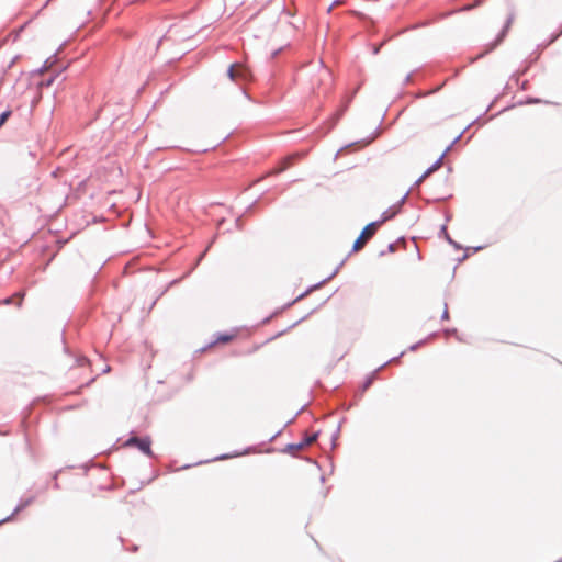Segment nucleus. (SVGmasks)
<instances>
[{
    "label": "nucleus",
    "mask_w": 562,
    "mask_h": 562,
    "mask_svg": "<svg viewBox=\"0 0 562 562\" xmlns=\"http://www.w3.org/2000/svg\"><path fill=\"white\" fill-rule=\"evenodd\" d=\"M442 317H443V318H447V317H448V311H447V310L443 312Z\"/></svg>",
    "instance_id": "10"
},
{
    "label": "nucleus",
    "mask_w": 562,
    "mask_h": 562,
    "mask_svg": "<svg viewBox=\"0 0 562 562\" xmlns=\"http://www.w3.org/2000/svg\"><path fill=\"white\" fill-rule=\"evenodd\" d=\"M53 83V79L46 80L45 82H41V86H50Z\"/></svg>",
    "instance_id": "7"
},
{
    "label": "nucleus",
    "mask_w": 562,
    "mask_h": 562,
    "mask_svg": "<svg viewBox=\"0 0 562 562\" xmlns=\"http://www.w3.org/2000/svg\"><path fill=\"white\" fill-rule=\"evenodd\" d=\"M10 116V112L5 111L0 115V127L5 123L8 117Z\"/></svg>",
    "instance_id": "5"
},
{
    "label": "nucleus",
    "mask_w": 562,
    "mask_h": 562,
    "mask_svg": "<svg viewBox=\"0 0 562 562\" xmlns=\"http://www.w3.org/2000/svg\"><path fill=\"white\" fill-rule=\"evenodd\" d=\"M284 169H285V166H282L280 169L277 170V172H281Z\"/></svg>",
    "instance_id": "11"
},
{
    "label": "nucleus",
    "mask_w": 562,
    "mask_h": 562,
    "mask_svg": "<svg viewBox=\"0 0 562 562\" xmlns=\"http://www.w3.org/2000/svg\"><path fill=\"white\" fill-rule=\"evenodd\" d=\"M314 440H316V435H313L307 439V443H312Z\"/></svg>",
    "instance_id": "9"
},
{
    "label": "nucleus",
    "mask_w": 562,
    "mask_h": 562,
    "mask_svg": "<svg viewBox=\"0 0 562 562\" xmlns=\"http://www.w3.org/2000/svg\"><path fill=\"white\" fill-rule=\"evenodd\" d=\"M231 336H227V335H224V336H220L217 341H222V342H226L228 340H231Z\"/></svg>",
    "instance_id": "6"
},
{
    "label": "nucleus",
    "mask_w": 562,
    "mask_h": 562,
    "mask_svg": "<svg viewBox=\"0 0 562 562\" xmlns=\"http://www.w3.org/2000/svg\"><path fill=\"white\" fill-rule=\"evenodd\" d=\"M395 214V212H392L390 214H384V216L382 217L381 221H376V222H372L370 224H368L363 231L361 232L360 236L357 238V240L355 241L353 244V249L355 250H359L360 248H362V246L364 245V243L374 235V233L376 232L378 227L384 223L386 220L393 217Z\"/></svg>",
    "instance_id": "1"
},
{
    "label": "nucleus",
    "mask_w": 562,
    "mask_h": 562,
    "mask_svg": "<svg viewBox=\"0 0 562 562\" xmlns=\"http://www.w3.org/2000/svg\"><path fill=\"white\" fill-rule=\"evenodd\" d=\"M236 456L237 454H233V457H236ZM227 458H232V456L224 454V456L218 457L217 459L223 460V459H227Z\"/></svg>",
    "instance_id": "8"
},
{
    "label": "nucleus",
    "mask_w": 562,
    "mask_h": 562,
    "mask_svg": "<svg viewBox=\"0 0 562 562\" xmlns=\"http://www.w3.org/2000/svg\"><path fill=\"white\" fill-rule=\"evenodd\" d=\"M443 157H445V153L435 161V164L429 167L423 175L422 177L417 180V184L422 183L428 176H430L432 172H435L436 170H438L441 165H442V160H443Z\"/></svg>",
    "instance_id": "4"
},
{
    "label": "nucleus",
    "mask_w": 562,
    "mask_h": 562,
    "mask_svg": "<svg viewBox=\"0 0 562 562\" xmlns=\"http://www.w3.org/2000/svg\"><path fill=\"white\" fill-rule=\"evenodd\" d=\"M228 77L236 81L238 79L240 80H248L250 78L249 70L241 64H234L228 69Z\"/></svg>",
    "instance_id": "2"
},
{
    "label": "nucleus",
    "mask_w": 562,
    "mask_h": 562,
    "mask_svg": "<svg viewBox=\"0 0 562 562\" xmlns=\"http://www.w3.org/2000/svg\"><path fill=\"white\" fill-rule=\"evenodd\" d=\"M126 445H134L136 446L142 452H144L147 456L151 454L150 450V440L148 438L138 439L136 437H133L126 441Z\"/></svg>",
    "instance_id": "3"
}]
</instances>
